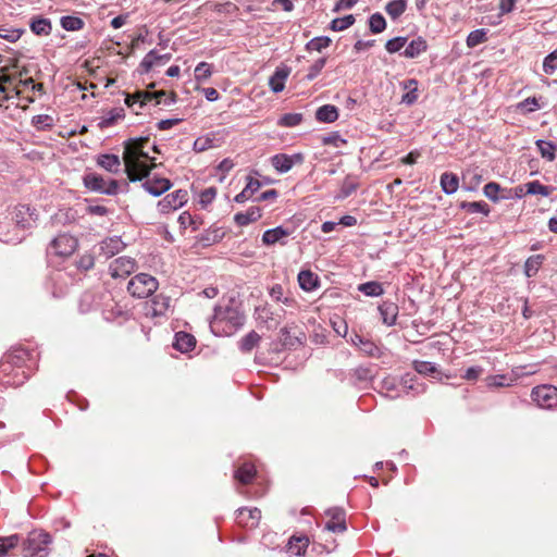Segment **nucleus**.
<instances>
[{
    "mask_svg": "<svg viewBox=\"0 0 557 557\" xmlns=\"http://www.w3.org/2000/svg\"><path fill=\"white\" fill-rule=\"evenodd\" d=\"M150 139L140 137L125 143L123 160L127 177L132 182L143 181L156 168L154 158L145 150Z\"/></svg>",
    "mask_w": 557,
    "mask_h": 557,
    "instance_id": "1",
    "label": "nucleus"
},
{
    "mask_svg": "<svg viewBox=\"0 0 557 557\" xmlns=\"http://www.w3.org/2000/svg\"><path fill=\"white\" fill-rule=\"evenodd\" d=\"M2 72L0 75V107L8 109L9 101L13 100L15 96L27 98L28 96L35 97L36 90L41 91L42 85L35 84L33 78L16 79L15 76L5 75Z\"/></svg>",
    "mask_w": 557,
    "mask_h": 557,
    "instance_id": "2",
    "label": "nucleus"
},
{
    "mask_svg": "<svg viewBox=\"0 0 557 557\" xmlns=\"http://www.w3.org/2000/svg\"><path fill=\"white\" fill-rule=\"evenodd\" d=\"M244 322L245 315L237 308L220 306L215 309L210 326L218 335L231 336L244 325Z\"/></svg>",
    "mask_w": 557,
    "mask_h": 557,
    "instance_id": "3",
    "label": "nucleus"
},
{
    "mask_svg": "<svg viewBox=\"0 0 557 557\" xmlns=\"http://www.w3.org/2000/svg\"><path fill=\"white\" fill-rule=\"evenodd\" d=\"M26 356L27 351L22 348L14 349L13 351L4 356L3 360L0 362V380L2 381L3 384L18 385L23 382L22 380H15V377L20 375L18 371L14 373L13 380H4V377L9 375L12 371H14V368H16L17 370L21 369Z\"/></svg>",
    "mask_w": 557,
    "mask_h": 557,
    "instance_id": "4",
    "label": "nucleus"
},
{
    "mask_svg": "<svg viewBox=\"0 0 557 557\" xmlns=\"http://www.w3.org/2000/svg\"><path fill=\"white\" fill-rule=\"evenodd\" d=\"M158 287V280L147 273L136 274L129 280L127 284L128 293L138 299L148 298L149 296L153 295Z\"/></svg>",
    "mask_w": 557,
    "mask_h": 557,
    "instance_id": "5",
    "label": "nucleus"
},
{
    "mask_svg": "<svg viewBox=\"0 0 557 557\" xmlns=\"http://www.w3.org/2000/svg\"><path fill=\"white\" fill-rule=\"evenodd\" d=\"M169 104L171 100L164 91H149V90H138L133 95H127L125 98V103L127 107L133 108L136 104L138 108H143L149 103L153 106H158L161 103Z\"/></svg>",
    "mask_w": 557,
    "mask_h": 557,
    "instance_id": "6",
    "label": "nucleus"
},
{
    "mask_svg": "<svg viewBox=\"0 0 557 557\" xmlns=\"http://www.w3.org/2000/svg\"><path fill=\"white\" fill-rule=\"evenodd\" d=\"M77 247L78 240L76 237L62 233L50 242L48 255L59 258H69L76 251Z\"/></svg>",
    "mask_w": 557,
    "mask_h": 557,
    "instance_id": "7",
    "label": "nucleus"
},
{
    "mask_svg": "<svg viewBox=\"0 0 557 557\" xmlns=\"http://www.w3.org/2000/svg\"><path fill=\"white\" fill-rule=\"evenodd\" d=\"M51 543V537L44 531H33L23 543L24 557H35L47 549Z\"/></svg>",
    "mask_w": 557,
    "mask_h": 557,
    "instance_id": "8",
    "label": "nucleus"
},
{
    "mask_svg": "<svg viewBox=\"0 0 557 557\" xmlns=\"http://www.w3.org/2000/svg\"><path fill=\"white\" fill-rule=\"evenodd\" d=\"M531 398L542 409H554L557 407V387L548 384L535 386Z\"/></svg>",
    "mask_w": 557,
    "mask_h": 557,
    "instance_id": "9",
    "label": "nucleus"
},
{
    "mask_svg": "<svg viewBox=\"0 0 557 557\" xmlns=\"http://www.w3.org/2000/svg\"><path fill=\"white\" fill-rule=\"evenodd\" d=\"M11 216L17 227L28 230L35 225L38 213L37 210L29 205L18 203L13 207Z\"/></svg>",
    "mask_w": 557,
    "mask_h": 557,
    "instance_id": "10",
    "label": "nucleus"
},
{
    "mask_svg": "<svg viewBox=\"0 0 557 557\" xmlns=\"http://www.w3.org/2000/svg\"><path fill=\"white\" fill-rule=\"evenodd\" d=\"M84 184L85 186L94 191L103 193L107 195H115L117 193V182L114 180H111L108 184L103 180L102 176L89 173L84 176Z\"/></svg>",
    "mask_w": 557,
    "mask_h": 557,
    "instance_id": "11",
    "label": "nucleus"
},
{
    "mask_svg": "<svg viewBox=\"0 0 557 557\" xmlns=\"http://www.w3.org/2000/svg\"><path fill=\"white\" fill-rule=\"evenodd\" d=\"M188 200V193L184 189H177L168 194L162 200L158 202V210L160 213L168 214L182 206Z\"/></svg>",
    "mask_w": 557,
    "mask_h": 557,
    "instance_id": "12",
    "label": "nucleus"
},
{
    "mask_svg": "<svg viewBox=\"0 0 557 557\" xmlns=\"http://www.w3.org/2000/svg\"><path fill=\"white\" fill-rule=\"evenodd\" d=\"M327 521L325 522V530L333 533H343L347 530L346 512L342 508H330L325 511Z\"/></svg>",
    "mask_w": 557,
    "mask_h": 557,
    "instance_id": "13",
    "label": "nucleus"
},
{
    "mask_svg": "<svg viewBox=\"0 0 557 557\" xmlns=\"http://www.w3.org/2000/svg\"><path fill=\"white\" fill-rule=\"evenodd\" d=\"M136 270V261L131 257H119L114 259L110 265L109 271L112 277H126Z\"/></svg>",
    "mask_w": 557,
    "mask_h": 557,
    "instance_id": "14",
    "label": "nucleus"
},
{
    "mask_svg": "<svg viewBox=\"0 0 557 557\" xmlns=\"http://www.w3.org/2000/svg\"><path fill=\"white\" fill-rule=\"evenodd\" d=\"M236 523L246 529H255L259 525L261 520V511L260 509L253 507H243L236 511Z\"/></svg>",
    "mask_w": 557,
    "mask_h": 557,
    "instance_id": "15",
    "label": "nucleus"
},
{
    "mask_svg": "<svg viewBox=\"0 0 557 557\" xmlns=\"http://www.w3.org/2000/svg\"><path fill=\"white\" fill-rule=\"evenodd\" d=\"M304 157L301 153H296L294 156L278 153L272 157L273 168L281 173L288 172L295 163H301Z\"/></svg>",
    "mask_w": 557,
    "mask_h": 557,
    "instance_id": "16",
    "label": "nucleus"
},
{
    "mask_svg": "<svg viewBox=\"0 0 557 557\" xmlns=\"http://www.w3.org/2000/svg\"><path fill=\"white\" fill-rule=\"evenodd\" d=\"M289 231L285 230L282 226H277L275 228L268 230L262 235V243L265 246H272L274 244L285 245V238L289 236Z\"/></svg>",
    "mask_w": 557,
    "mask_h": 557,
    "instance_id": "17",
    "label": "nucleus"
},
{
    "mask_svg": "<svg viewBox=\"0 0 557 557\" xmlns=\"http://www.w3.org/2000/svg\"><path fill=\"white\" fill-rule=\"evenodd\" d=\"M171 186L172 184L170 180L164 177L147 178L144 183L145 189L153 196L162 195L163 193L168 191Z\"/></svg>",
    "mask_w": 557,
    "mask_h": 557,
    "instance_id": "18",
    "label": "nucleus"
},
{
    "mask_svg": "<svg viewBox=\"0 0 557 557\" xmlns=\"http://www.w3.org/2000/svg\"><path fill=\"white\" fill-rule=\"evenodd\" d=\"M257 474V470L253 463L244 462L234 472V479L239 483L247 485L252 482Z\"/></svg>",
    "mask_w": 557,
    "mask_h": 557,
    "instance_id": "19",
    "label": "nucleus"
},
{
    "mask_svg": "<svg viewBox=\"0 0 557 557\" xmlns=\"http://www.w3.org/2000/svg\"><path fill=\"white\" fill-rule=\"evenodd\" d=\"M379 311L384 324L391 326L396 323L398 315V306L392 301H384L379 306Z\"/></svg>",
    "mask_w": 557,
    "mask_h": 557,
    "instance_id": "20",
    "label": "nucleus"
},
{
    "mask_svg": "<svg viewBox=\"0 0 557 557\" xmlns=\"http://www.w3.org/2000/svg\"><path fill=\"white\" fill-rule=\"evenodd\" d=\"M196 346V338L194 335L185 332H178L175 335L174 348L182 351L188 352Z\"/></svg>",
    "mask_w": 557,
    "mask_h": 557,
    "instance_id": "21",
    "label": "nucleus"
},
{
    "mask_svg": "<svg viewBox=\"0 0 557 557\" xmlns=\"http://www.w3.org/2000/svg\"><path fill=\"white\" fill-rule=\"evenodd\" d=\"M261 218V209L259 207H250L245 212H238L234 216V221L239 226H246Z\"/></svg>",
    "mask_w": 557,
    "mask_h": 557,
    "instance_id": "22",
    "label": "nucleus"
},
{
    "mask_svg": "<svg viewBox=\"0 0 557 557\" xmlns=\"http://www.w3.org/2000/svg\"><path fill=\"white\" fill-rule=\"evenodd\" d=\"M315 119L321 123H333L338 119V109L333 104L322 106L317 110Z\"/></svg>",
    "mask_w": 557,
    "mask_h": 557,
    "instance_id": "23",
    "label": "nucleus"
},
{
    "mask_svg": "<svg viewBox=\"0 0 557 557\" xmlns=\"http://www.w3.org/2000/svg\"><path fill=\"white\" fill-rule=\"evenodd\" d=\"M309 545L306 536H292L287 544V552L294 556H302Z\"/></svg>",
    "mask_w": 557,
    "mask_h": 557,
    "instance_id": "24",
    "label": "nucleus"
},
{
    "mask_svg": "<svg viewBox=\"0 0 557 557\" xmlns=\"http://www.w3.org/2000/svg\"><path fill=\"white\" fill-rule=\"evenodd\" d=\"M123 247L124 244L119 237L107 238L100 245L101 251L108 258L121 251Z\"/></svg>",
    "mask_w": 557,
    "mask_h": 557,
    "instance_id": "25",
    "label": "nucleus"
},
{
    "mask_svg": "<svg viewBox=\"0 0 557 557\" xmlns=\"http://www.w3.org/2000/svg\"><path fill=\"white\" fill-rule=\"evenodd\" d=\"M441 187L445 194H454L455 191L458 190L459 187L458 176L450 172L443 173L441 175Z\"/></svg>",
    "mask_w": 557,
    "mask_h": 557,
    "instance_id": "26",
    "label": "nucleus"
},
{
    "mask_svg": "<svg viewBox=\"0 0 557 557\" xmlns=\"http://www.w3.org/2000/svg\"><path fill=\"white\" fill-rule=\"evenodd\" d=\"M97 163L111 173H117L121 166L120 158L115 154H101L98 157Z\"/></svg>",
    "mask_w": 557,
    "mask_h": 557,
    "instance_id": "27",
    "label": "nucleus"
},
{
    "mask_svg": "<svg viewBox=\"0 0 557 557\" xmlns=\"http://www.w3.org/2000/svg\"><path fill=\"white\" fill-rule=\"evenodd\" d=\"M426 49V41L421 37L412 39L408 45L406 44L403 54L407 58H416Z\"/></svg>",
    "mask_w": 557,
    "mask_h": 557,
    "instance_id": "28",
    "label": "nucleus"
},
{
    "mask_svg": "<svg viewBox=\"0 0 557 557\" xmlns=\"http://www.w3.org/2000/svg\"><path fill=\"white\" fill-rule=\"evenodd\" d=\"M404 89L407 90L403 97L401 102L406 104H413L419 97L418 94V83L414 79H409L404 83Z\"/></svg>",
    "mask_w": 557,
    "mask_h": 557,
    "instance_id": "29",
    "label": "nucleus"
},
{
    "mask_svg": "<svg viewBox=\"0 0 557 557\" xmlns=\"http://www.w3.org/2000/svg\"><path fill=\"white\" fill-rule=\"evenodd\" d=\"M298 282L304 290L311 292L318 286V276L309 270L301 271L298 274Z\"/></svg>",
    "mask_w": 557,
    "mask_h": 557,
    "instance_id": "30",
    "label": "nucleus"
},
{
    "mask_svg": "<svg viewBox=\"0 0 557 557\" xmlns=\"http://www.w3.org/2000/svg\"><path fill=\"white\" fill-rule=\"evenodd\" d=\"M543 255H534L527 259L524 262V274L528 277H533L537 274L543 261H544Z\"/></svg>",
    "mask_w": 557,
    "mask_h": 557,
    "instance_id": "31",
    "label": "nucleus"
},
{
    "mask_svg": "<svg viewBox=\"0 0 557 557\" xmlns=\"http://www.w3.org/2000/svg\"><path fill=\"white\" fill-rule=\"evenodd\" d=\"M260 339V335L256 331H251L239 341V349L243 352H250L258 346Z\"/></svg>",
    "mask_w": 557,
    "mask_h": 557,
    "instance_id": "32",
    "label": "nucleus"
},
{
    "mask_svg": "<svg viewBox=\"0 0 557 557\" xmlns=\"http://www.w3.org/2000/svg\"><path fill=\"white\" fill-rule=\"evenodd\" d=\"M536 147L542 158L550 162L555 160L557 147L552 141L540 139L536 141Z\"/></svg>",
    "mask_w": 557,
    "mask_h": 557,
    "instance_id": "33",
    "label": "nucleus"
},
{
    "mask_svg": "<svg viewBox=\"0 0 557 557\" xmlns=\"http://www.w3.org/2000/svg\"><path fill=\"white\" fill-rule=\"evenodd\" d=\"M360 351L368 357L380 358L382 356L381 348L372 341L359 338Z\"/></svg>",
    "mask_w": 557,
    "mask_h": 557,
    "instance_id": "34",
    "label": "nucleus"
},
{
    "mask_svg": "<svg viewBox=\"0 0 557 557\" xmlns=\"http://www.w3.org/2000/svg\"><path fill=\"white\" fill-rule=\"evenodd\" d=\"M406 0H393L386 4L385 11L393 20H396L406 11Z\"/></svg>",
    "mask_w": 557,
    "mask_h": 557,
    "instance_id": "35",
    "label": "nucleus"
},
{
    "mask_svg": "<svg viewBox=\"0 0 557 557\" xmlns=\"http://www.w3.org/2000/svg\"><path fill=\"white\" fill-rule=\"evenodd\" d=\"M513 379L505 375V374H495V375H488L485 379V383L487 387H504V386H511L513 383Z\"/></svg>",
    "mask_w": 557,
    "mask_h": 557,
    "instance_id": "36",
    "label": "nucleus"
},
{
    "mask_svg": "<svg viewBox=\"0 0 557 557\" xmlns=\"http://www.w3.org/2000/svg\"><path fill=\"white\" fill-rule=\"evenodd\" d=\"M51 22L48 18L38 17L32 21L30 29L36 35H49L51 33Z\"/></svg>",
    "mask_w": 557,
    "mask_h": 557,
    "instance_id": "37",
    "label": "nucleus"
},
{
    "mask_svg": "<svg viewBox=\"0 0 557 557\" xmlns=\"http://www.w3.org/2000/svg\"><path fill=\"white\" fill-rule=\"evenodd\" d=\"M124 117V110L123 109H113L108 112L106 116L101 119L99 122L100 128H107L112 125H114L119 120Z\"/></svg>",
    "mask_w": 557,
    "mask_h": 557,
    "instance_id": "38",
    "label": "nucleus"
},
{
    "mask_svg": "<svg viewBox=\"0 0 557 557\" xmlns=\"http://www.w3.org/2000/svg\"><path fill=\"white\" fill-rule=\"evenodd\" d=\"M460 207L469 213H478L479 212L484 215L490 214V207L484 201H472V202L463 201V202H461Z\"/></svg>",
    "mask_w": 557,
    "mask_h": 557,
    "instance_id": "39",
    "label": "nucleus"
},
{
    "mask_svg": "<svg viewBox=\"0 0 557 557\" xmlns=\"http://www.w3.org/2000/svg\"><path fill=\"white\" fill-rule=\"evenodd\" d=\"M18 543L20 536L17 534L0 537V557L7 556L11 549L18 545Z\"/></svg>",
    "mask_w": 557,
    "mask_h": 557,
    "instance_id": "40",
    "label": "nucleus"
},
{
    "mask_svg": "<svg viewBox=\"0 0 557 557\" xmlns=\"http://www.w3.org/2000/svg\"><path fill=\"white\" fill-rule=\"evenodd\" d=\"M304 120L301 113H285L277 120V125L281 127H295L298 126Z\"/></svg>",
    "mask_w": 557,
    "mask_h": 557,
    "instance_id": "41",
    "label": "nucleus"
},
{
    "mask_svg": "<svg viewBox=\"0 0 557 557\" xmlns=\"http://www.w3.org/2000/svg\"><path fill=\"white\" fill-rule=\"evenodd\" d=\"M289 72H274L269 79V85L273 92H280L285 87V82Z\"/></svg>",
    "mask_w": 557,
    "mask_h": 557,
    "instance_id": "42",
    "label": "nucleus"
},
{
    "mask_svg": "<svg viewBox=\"0 0 557 557\" xmlns=\"http://www.w3.org/2000/svg\"><path fill=\"white\" fill-rule=\"evenodd\" d=\"M169 306H170L169 297H165L162 295H157L152 299V306H151L152 315H162L168 310Z\"/></svg>",
    "mask_w": 557,
    "mask_h": 557,
    "instance_id": "43",
    "label": "nucleus"
},
{
    "mask_svg": "<svg viewBox=\"0 0 557 557\" xmlns=\"http://www.w3.org/2000/svg\"><path fill=\"white\" fill-rule=\"evenodd\" d=\"M487 40V30L484 28L471 32L467 37V45L470 48L476 47Z\"/></svg>",
    "mask_w": 557,
    "mask_h": 557,
    "instance_id": "44",
    "label": "nucleus"
},
{
    "mask_svg": "<svg viewBox=\"0 0 557 557\" xmlns=\"http://www.w3.org/2000/svg\"><path fill=\"white\" fill-rule=\"evenodd\" d=\"M541 109V104L536 97H529L517 104V110L522 114H528Z\"/></svg>",
    "mask_w": 557,
    "mask_h": 557,
    "instance_id": "45",
    "label": "nucleus"
},
{
    "mask_svg": "<svg viewBox=\"0 0 557 557\" xmlns=\"http://www.w3.org/2000/svg\"><path fill=\"white\" fill-rule=\"evenodd\" d=\"M165 59L169 60L170 58L168 55H157L154 51H151L144 58L141 66L146 67V70L152 66H162Z\"/></svg>",
    "mask_w": 557,
    "mask_h": 557,
    "instance_id": "46",
    "label": "nucleus"
},
{
    "mask_svg": "<svg viewBox=\"0 0 557 557\" xmlns=\"http://www.w3.org/2000/svg\"><path fill=\"white\" fill-rule=\"evenodd\" d=\"M178 223L182 230L190 227L193 231L198 230L200 222L195 219L188 211H184L178 216Z\"/></svg>",
    "mask_w": 557,
    "mask_h": 557,
    "instance_id": "47",
    "label": "nucleus"
},
{
    "mask_svg": "<svg viewBox=\"0 0 557 557\" xmlns=\"http://www.w3.org/2000/svg\"><path fill=\"white\" fill-rule=\"evenodd\" d=\"M527 193L530 195H542L547 197L552 193V188L541 184L539 181L529 182L527 185Z\"/></svg>",
    "mask_w": 557,
    "mask_h": 557,
    "instance_id": "48",
    "label": "nucleus"
},
{
    "mask_svg": "<svg viewBox=\"0 0 557 557\" xmlns=\"http://www.w3.org/2000/svg\"><path fill=\"white\" fill-rule=\"evenodd\" d=\"M61 26L66 30H79L84 26V22L82 18L77 16H63L61 17Z\"/></svg>",
    "mask_w": 557,
    "mask_h": 557,
    "instance_id": "49",
    "label": "nucleus"
},
{
    "mask_svg": "<svg viewBox=\"0 0 557 557\" xmlns=\"http://www.w3.org/2000/svg\"><path fill=\"white\" fill-rule=\"evenodd\" d=\"M359 290L367 296H380L384 292L382 285L374 281L359 285Z\"/></svg>",
    "mask_w": 557,
    "mask_h": 557,
    "instance_id": "50",
    "label": "nucleus"
},
{
    "mask_svg": "<svg viewBox=\"0 0 557 557\" xmlns=\"http://www.w3.org/2000/svg\"><path fill=\"white\" fill-rule=\"evenodd\" d=\"M355 23V16L352 14H348L344 17L334 18L331 22V29L335 32L344 30L351 26Z\"/></svg>",
    "mask_w": 557,
    "mask_h": 557,
    "instance_id": "51",
    "label": "nucleus"
},
{
    "mask_svg": "<svg viewBox=\"0 0 557 557\" xmlns=\"http://www.w3.org/2000/svg\"><path fill=\"white\" fill-rule=\"evenodd\" d=\"M369 26L372 33H382L386 27V21L380 13H374L369 18Z\"/></svg>",
    "mask_w": 557,
    "mask_h": 557,
    "instance_id": "52",
    "label": "nucleus"
},
{
    "mask_svg": "<svg viewBox=\"0 0 557 557\" xmlns=\"http://www.w3.org/2000/svg\"><path fill=\"white\" fill-rule=\"evenodd\" d=\"M358 186L359 184L356 181V178L347 176L342 184L339 197L346 198L350 196L352 193L357 190Z\"/></svg>",
    "mask_w": 557,
    "mask_h": 557,
    "instance_id": "53",
    "label": "nucleus"
},
{
    "mask_svg": "<svg viewBox=\"0 0 557 557\" xmlns=\"http://www.w3.org/2000/svg\"><path fill=\"white\" fill-rule=\"evenodd\" d=\"M281 342L285 347H294L301 343L298 336L292 335L290 329L288 327H283L281 330Z\"/></svg>",
    "mask_w": 557,
    "mask_h": 557,
    "instance_id": "54",
    "label": "nucleus"
},
{
    "mask_svg": "<svg viewBox=\"0 0 557 557\" xmlns=\"http://www.w3.org/2000/svg\"><path fill=\"white\" fill-rule=\"evenodd\" d=\"M331 44V39L329 37H315L311 39L307 44V49L309 51H321L323 48H327Z\"/></svg>",
    "mask_w": 557,
    "mask_h": 557,
    "instance_id": "55",
    "label": "nucleus"
},
{
    "mask_svg": "<svg viewBox=\"0 0 557 557\" xmlns=\"http://www.w3.org/2000/svg\"><path fill=\"white\" fill-rule=\"evenodd\" d=\"M500 190V185L495 182L487 183L483 188L484 195L494 202H497L499 200L498 193Z\"/></svg>",
    "mask_w": 557,
    "mask_h": 557,
    "instance_id": "56",
    "label": "nucleus"
},
{
    "mask_svg": "<svg viewBox=\"0 0 557 557\" xmlns=\"http://www.w3.org/2000/svg\"><path fill=\"white\" fill-rule=\"evenodd\" d=\"M407 44L406 37H395L387 40L385 48L389 53H395L404 48Z\"/></svg>",
    "mask_w": 557,
    "mask_h": 557,
    "instance_id": "57",
    "label": "nucleus"
},
{
    "mask_svg": "<svg viewBox=\"0 0 557 557\" xmlns=\"http://www.w3.org/2000/svg\"><path fill=\"white\" fill-rule=\"evenodd\" d=\"M413 368L418 373L425 375L433 374L437 371L436 368L429 361L416 360L413 362Z\"/></svg>",
    "mask_w": 557,
    "mask_h": 557,
    "instance_id": "58",
    "label": "nucleus"
},
{
    "mask_svg": "<svg viewBox=\"0 0 557 557\" xmlns=\"http://www.w3.org/2000/svg\"><path fill=\"white\" fill-rule=\"evenodd\" d=\"M216 188L215 187H209L203 189L199 195V201L202 207H206L210 205L214 198L216 197Z\"/></svg>",
    "mask_w": 557,
    "mask_h": 557,
    "instance_id": "59",
    "label": "nucleus"
},
{
    "mask_svg": "<svg viewBox=\"0 0 557 557\" xmlns=\"http://www.w3.org/2000/svg\"><path fill=\"white\" fill-rule=\"evenodd\" d=\"M21 35V29H9L5 27H0V38L7 39L11 42L18 40Z\"/></svg>",
    "mask_w": 557,
    "mask_h": 557,
    "instance_id": "60",
    "label": "nucleus"
},
{
    "mask_svg": "<svg viewBox=\"0 0 557 557\" xmlns=\"http://www.w3.org/2000/svg\"><path fill=\"white\" fill-rule=\"evenodd\" d=\"M95 265V259L90 253H85L81 256L77 261V268L84 271H88L92 269Z\"/></svg>",
    "mask_w": 557,
    "mask_h": 557,
    "instance_id": "61",
    "label": "nucleus"
},
{
    "mask_svg": "<svg viewBox=\"0 0 557 557\" xmlns=\"http://www.w3.org/2000/svg\"><path fill=\"white\" fill-rule=\"evenodd\" d=\"M212 147V140L208 137H199L194 143V150L202 152Z\"/></svg>",
    "mask_w": 557,
    "mask_h": 557,
    "instance_id": "62",
    "label": "nucleus"
},
{
    "mask_svg": "<svg viewBox=\"0 0 557 557\" xmlns=\"http://www.w3.org/2000/svg\"><path fill=\"white\" fill-rule=\"evenodd\" d=\"M482 373L483 369L481 367H470L462 375V379L467 381H476Z\"/></svg>",
    "mask_w": 557,
    "mask_h": 557,
    "instance_id": "63",
    "label": "nucleus"
},
{
    "mask_svg": "<svg viewBox=\"0 0 557 557\" xmlns=\"http://www.w3.org/2000/svg\"><path fill=\"white\" fill-rule=\"evenodd\" d=\"M544 70H556L557 69V52H550L543 62Z\"/></svg>",
    "mask_w": 557,
    "mask_h": 557,
    "instance_id": "64",
    "label": "nucleus"
}]
</instances>
